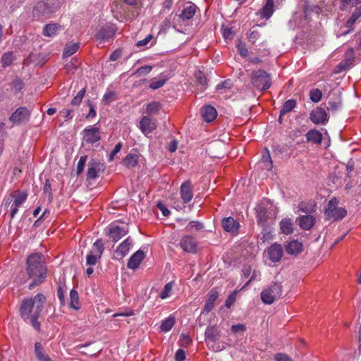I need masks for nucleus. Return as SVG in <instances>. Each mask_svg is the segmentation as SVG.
Here are the masks:
<instances>
[{
  "label": "nucleus",
  "mask_w": 361,
  "mask_h": 361,
  "mask_svg": "<svg viewBox=\"0 0 361 361\" xmlns=\"http://www.w3.org/2000/svg\"><path fill=\"white\" fill-rule=\"evenodd\" d=\"M45 302L46 297L42 293H38L34 298L24 299L20 305V314L22 319L30 322L37 331H40V323L37 319Z\"/></svg>",
  "instance_id": "f257e3e1"
},
{
  "label": "nucleus",
  "mask_w": 361,
  "mask_h": 361,
  "mask_svg": "<svg viewBox=\"0 0 361 361\" xmlns=\"http://www.w3.org/2000/svg\"><path fill=\"white\" fill-rule=\"evenodd\" d=\"M42 253H32L27 257L26 271L28 279L31 280L28 288L30 290L41 285L47 277V267L43 262Z\"/></svg>",
  "instance_id": "f03ea898"
},
{
  "label": "nucleus",
  "mask_w": 361,
  "mask_h": 361,
  "mask_svg": "<svg viewBox=\"0 0 361 361\" xmlns=\"http://www.w3.org/2000/svg\"><path fill=\"white\" fill-rule=\"evenodd\" d=\"M250 79L252 85L259 92L269 89L271 85L270 75L261 69L252 71Z\"/></svg>",
  "instance_id": "7ed1b4c3"
},
{
  "label": "nucleus",
  "mask_w": 361,
  "mask_h": 361,
  "mask_svg": "<svg viewBox=\"0 0 361 361\" xmlns=\"http://www.w3.org/2000/svg\"><path fill=\"white\" fill-rule=\"evenodd\" d=\"M338 201L336 198L329 200L324 210L326 219L333 221H340L347 215L346 209L343 207H338Z\"/></svg>",
  "instance_id": "20e7f679"
},
{
  "label": "nucleus",
  "mask_w": 361,
  "mask_h": 361,
  "mask_svg": "<svg viewBox=\"0 0 361 361\" xmlns=\"http://www.w3.org/2000/svg\"><path fill=\"white\" fill-rule=\"evenodd\" d=\"M283 293V287L281 283L274 282L270 287L261 293L262 302L267 305L272 304L275 300L280 298Z\"/></svg>",
  "instance_id": "39448f33"
},
{
  "label": "nucleus",
  "mask_w": 361,
  "mask_h": 361,
  "mask_svg": "<svg viewBox=\"0 0 361 361\" xmlns=\"http://www.w3.org/2000/svg\"><path fill=\"white\" fill-rule=\"evenodd\" d=\"M59 7V1L58 0H46L40 1L37 3L34 8V15L47 16L49 14L54 13Z\"/></svg>",
  "instance_id": "423d86ee"
},
{
  "label": "nucleus",
  "mask_w": 361,
  "mask_h": 361,
  "mask_svg": "<svg viewBox=\"0 0 361 361\" xmlns=\"http://www.w3.org/2000/svg\"><path fill=\"white\" fill-rule=\"evenodd\" d=\"M104 251V244L101 239H97L93 244L91 250L87 255L86 264L94 266L101 258Z\"/></svg>",
  "instance_id": "0eeeda50"
},
{
  "label": "nucleus",
  "mask_w": 361,
  "mask_h": 361,
  "mask_svg": "<svg viewBox=\"0 0 361 361\" xmlns=\"http://www.w3.org/2000/svg\"><path fill=\"white\" fill-rule=\"evenodd\" d=\"M109 238L114 243L118 242L129 231L128 225H118L116 223L111 224L107 228Z\"/></svg>",
  "instance_id": "6e6552de"
},
{
  "label": "nucleus",
  "mask_w": 361,
  "mask_h": 361,
  "mask_svg": "<svg viewBox=\"0 0 361 361\" xmlns=\"http://www.w3.org/2000/svg\"><path fill=\"white\" fill-rule=\"evenodd\" d=\"M30 118V112L25 106L18 108L9 117V121L14 124L27 122Z\"/></svg>",
  "instance_id": "1a4fd4ad"
},
{
  "label": "nucleus",
  "mask_w": 361,
  "mask_h": 361,
  "mask_svg": "<svg viewBox=\"0 0 361 361\" xmlns=\"http://www.w3.org/2000/svg\"><path fill=\"white\" fill-rule=\"evenodd\" d=\"M82 138L87 144H94L100 140L99 130L95 126H90L82 131Z\"/></svg>",
  "instance_id": "9d476101"
},
{
  "label": "nucleus",
  "mask_w": 361,
  "mask_h": 361,
  "mask_svg": "<svg viewBox=\"0 0 361 361\" xmlns=\"http://www.w3.org/2000/svg\"><path fill=\"white\" fill-rule=\"evenodd\" d=\"M104 164L96 161L91 159L87 165V179L94 180L99 177V173L104 171Z\"/></svg>",
  "instance_id": "9b49d317"
},
{
  "label": "nucleus",
  "mask_w": 361,
  "mask_h": 361,
  "mask_svg": "<svg viewBox=\"0 0 361 361\" xmlns=\"http://www.w3.org/2000/svg\"><path fill=\"white\" fill-rule=\"evenodd\" d=\"M179 245L185 252L188 253L195 254L197 252V242L191 235H184L180 239Z\"/></svg>",
  "instance_id": "f8f14e48"
},
{
  "label": "nucleus",
  "mask_w": 361,
  "mask_h": 361,
  "mask_svg": "<svg viewBox=\"0 0 361 361\" xmlns=\"http://www.w3.org/2000/svg\"><path fill=\"white\" fill-rule=\"evenodd\" d=\"M267 257L272 262H279L283 255V249L281 245L279 243H274L267 248Z\"/></svg>",
  "instance_id": "ddd939ff"
},
{
  "label": "nucleus",
  "mask_w": 361,
  "mask_h": 361,
  "mask_svg": "<svg viewBox=\"0 0 361 361\" xmlns=\"http://www.w3.org/2000/svg\"><path fill=\"white\" fill-rule=\"evenodd\" d=\"M310 119L314 124H326L328 121V116L326 111L321 107H317L310 113Z\"/></svg>",
  "instance_id": "4468645a"
},
{
  "label": "nucleus",
  "mask_w": 361,
  "mask_h": 361,
  "mask_svg": "<svg viewBox=\"0 0 361 361\" xmlns=\"http://www.w3.org/2000/svg\"><path fill=\"white\" fill-rule=\"evenodd\" d=\"M180 193L184 204H187L192 200L193 192L192 185L190 180H185L181 184Z\"/></svg>",
  "instance_id": "2eb2a0df"
},
{
  "label": "nucleus",
  "mask_w": 361,
  "mask_h": 361,
  "mask_svg": "<svg viewBox=\"0 0 361 361\" xmlns=\"http://www.w3.org/2000/svg\"><path fill=\"white\" fill-rule=\"evenodd\" d=\"M139 128L145 135H147L156 129L157 121L149 116H143L140 121Z\"/></svg>",
  "instance_id": "dca6fc26"
},
{
  "label": "nucleus",
  "mask_w": 361,
  "mask_h": 361,
  "mask_svg": "<svg viewBox=\"0 0 361 361\" xmlns=\"http://www.w3.org/2000/svg\"><path fill=\"white\" fill-rule=\"evenodd\" d=\"M205 340L208 344L213 343L214 344L216 341L220 339V331L214 326H208L205 331ZM212 348L214 350H216L212 345Z\"/></svg>",
  "instance_id": "f3484780"
},
{
  "label": "nucleus",
  "mask_w": 361,
  "mask_h": 361,
  "mask_svg": "<svg viewBox=\"0 0 361 361\" xmlns=\"http://www.w3.org/2000/svg\"><path fill=\"white\" fill-rule=\"evenodd\" d=\"M285 250L288 255L296 256L303 251V245L298 240H294L285 245Z\"/></svg>",
  "instance_id": "a211bd4d"
},
{
  "label": "nucleus",
  "mask_w": 361,
  "mask_h": 361,
  "mask_svg": "<svg viewBox=\"0 0 361 361\" xmlns=\"http://www.w3.org/2000/svg\"><path fill=\"white\" fill-rule=\"evenodd\" d=\"M145 258V253L143 251L139 250L137 252H135L128 259V267L131 269H137L141 262Z\"/></svg>",
  "instance_id": "6ab92c4d"
},
{
  "label": "nucleus",
  "mask_w": 361,
  "mask_h": 361,
  "mask_svg": "<svg viewBox=\"0 0 361 361\" xmlns=\"http://www.w3.org/2000/svg\"><path fill=\"white\" fill-rule=\"evenodd\" d=\"M222 227L224 231L234 233L238 231L239 224L233 217H226L222 220Z\"/></svg>",
  "instance_id": "aec40b11"
},
{
  "label": "nucleus",
  "mask_w": 361,
  "mask_h": 361,
  "mask_svg": "<svg viewBox=\"0 0 361 361\" xmlns=\"http://www.w3.org/2000/svg\"><path fill=\"white\" fill-rule=\"evenodd\" d=\"M315 221V217L312 215H304L298 218V225L303 230L307 231L312 228Z\"/></svg>",
  "instance_id": "412c9836"
},
{
  "label": "nucleus",
  "mask_w": 361,
  "mask_h": 361,
  "mask_svg": "<svg viewBox=\"0 0 361 361\" xmlns=\"http://www.w3.org/2000/svg\"><path fill=\"white\" fill-rule=\"evenodd\" d=\"M219 297V292L215 289H212L207 294V299L204 306V311L209 312L214 307V302Z\"/></svg>",
  "instance_id": "4be33fe9"
},
{
  "label": "nucleus",
  "mask_w": 361,
  "mask_h": 361,
  "mask_svg": "<svg viewBox=\"0 0 361 361\" xmlns=\"http://www.w3.org/2000/svg\"><path fill=\"white\" fill-rule=\"evenodd\" d=\"M203 119L207 122L213 121L217 116L216 110L210 105L204 106L201 111Z\"/></svg>",
  "instance_id": "5701e85b"
},
{
  "label": "nucleus",
  "mask_w": 361,
  "mask_h": 361,
  "mask_svg": "<svg viewBox=\"0 0 361 361\" xmlns=\"http://www.w3.org/2000/svg\"><path fill=\"white\" fill-rule=\"evenodd\" d=\"M132 239L130 238V237H128L117 247V249L116 250V254L121 257H125L128 253L130 248L132 246Z\"/></svg>",
  "instance_id": "b1692460"
},
{
  "label": "nucleus",
  "mask_w": 361,
  "mask_h": 361,
  "mask_svg": "<svg viewBox=\"0 0 361 361\" xmlns=\"http://www.w3.org/2000/svg\"><path fill=\"white\" fill-rule=\"evenodd\" d=\"M115 35V30L112 27H102L97 33V39L102 41H107L112 38Z\"/></svg>",
  "instance_id": "393cba45"
},
{
  "label": "nucleus",
  "mask_w": 361,
  "mask_h": 361,
  "mask_svg": "<svg viewBox=\"0 0 361 361\" xmlns=\"http://www.w3.org/2000/svg\"><path fill=\"white\" fill-rule=\"evenodd\" d=\"M197 9V6L195 4L188 6L184 8L178 18L182 20H190L196 13Z\"/></svg>",
  "instance_id": "a878e982"
},
{
  "label": "nucleus",
  "mask_w": 361,
  "mask_h": 361,
  "mask_svg": "<svg viewBox=\"0 0 361 361\" xmlns=\"http://www.w3.org/2000/svg\"><path fill=\"white\" fill-rule=\"evenodd\" d=\"M168 79L166 75L161 73L158 78H154L151 80L149 87L153 90L159 89L164 85Z\"/></svg>",
  "instance_id": "bb28decb"
},
{
  "label": "nucleus",
  "mask_w": 361,
  "mask_h": 361,
  "mask_svg": "<svg viewBox=\"0 0 361 361\" xmlns=\"http://www.w3.org/2000/svg\"><path fill=\"white\" fill-rule=\"evenodd\" d=\"M280 228L283 234H291L293 232V221L289 218L283 219L280 222Z\"/></svg>",
  "instance_id": "cd10ccee"
},
{
  "label": "nucleus",
  "mask_w": 361,
  "mask_h": 361,
  "mask_svg": "<svg viewBox=\"0 0 361 361\" xmlns=\"http://www.w3.org/2000/svg\"><path fill=\"white\" fill-rule=\"evenodd\" d=\"M307 140L314 144H320L322 141V134L317 130L312 129L306 134Z\"/></svg>",
  "instance_id": "c85d7f7f"
},
{
  "label": "nucleus",
  "mask_w": 361,
  "mask_h": 361,
  "mask_svg": "<svg viewBox=\"0 0 361 361\" xmlns=\"http://www.w3.org/2000/svg\"><path fill=\"white\" fill-rule=\"evenodd\" d=\"M274 0H267L265 5L261 11V16L263 18L269 19L274 13Z\"/></svg>",
  "instance_id": "c756f323"
},
{
  "label": "nucleus",
  "mask_w": 361,
  "mask_h": 361,
  "mask_svg": "<svg viewBox=\"0 0 361 361\" xmlns=\"http://www.w3.org/2000/svg\"><path fill=\"white\" fill-rule=\"evenodd\" d=\"M255 210L257 213V223L264 227L268 217L267 211L266 208L262 205H259L256 207Z\"/></svg>",
  "instance_id": "7c9ffc66"
},
{
  "label": "nucleus",
  "mask_w": 361,
  "mask_h": 361,
  "mask_svg": "<svg viewBox=\"0 0 361 361\" xmlns=\"http://www.w3.org/2000/svg\"><path fill=\"white\" fill-rule=\"evenodd\" d=\"M297 106V102L295 99H291L286 101L280 111V117L286 115V114L291 111L293 109H295Z\"/></svg>",
  "instance_id": "2f4dec72"
},
{
  "label": "nucleus",
  "mask_w": 361,
  "mask_h": 361,
  "mask_svg": "<svg viewBox=\"0 0 361 361\" xmlns=\"http://www.w3.org/2000/svg\"><path fill=\"white\" fill-rule=\"evenodd\" d=\"M16 197L13 200V204L18 208H19L27 200V193L25 191H21L19 190H16Z\"/></svg>",
  "instance_id": "473e14b6"
},
{
  "label": "nucleus",
  "mask_w": 361,
  "mask_h": 361,
  "mask_svg": "<svg viewBox=\"0 0 361 361\" xmlns=\"http://www.w3.org/2000/svg\"><path fill=\"white\" fill-rule=\"evenodd\" d=\"M361 16V5L356 7L353 12L352 16L347 20L345 27L351 28L356 20Z\"/></svg>",
  "instance_id": "72a5a7b5"
},
{
  "label": "nucleus",
  "mask_w": 361,
  "mask_h": 361,
  "mask_svg": "<svg viewBox=\"0 0 361 361\" xmlns=\"http://www.w3.org/2000/svg\"><path fill=\"white\" fill-rule=\"evenodd\" d=\"M176 323V319L173 316H169L168 318L162 321L160 329L161 331L168 332L169 331Z\"/></svg>",
  "instance_id": "f704fd0d"
},
{
  "label": "nucleus",
  "mask_w": 361,
  "mask_h": 361,
  "mask_svg": "<svg viewBox=\"0 0 361 361\" xmlns=\"http://www.w3.org/2000/svg\"><path fill=\"white\" fill-rule=\"evenodd\" d=\"M60 29V26L57 24H48L44 27L43 35L47 37H53L56 35Z\"/></svg>",
  "instance_id": "c9c22d12"
},
{
  "label": "nucleus",
  "mask_w": 361,
  "mask_h": 361,
  "mask_svg": "<svg viewBox=\"0 0 361 361\" xmlns=\"http://www.w3.org/2000/svg\"><path fill=\"white\" fill-rule=\"evenodd\" d=\"M69 305H70V307L75 309V310H78L80 307L78 292L74 289H72L70 291Z\"/></svg>",
  "instance_id": "e433bc0d"
},
{
  "label": "nucleus",
  "mask_w": 361,
  "mask_h": 361,
  "mask_svg": "<svg viewBox=\"0 0 361 361\" xmlns=\"http://www.w3.org/2000/svg\"><path fill=\"white\" fill-rule=\"evenodd\" d=\"M124 164L128 168H133L137 164L138 156L136 154L130 153L123 160Z\"/></svg>",
  "instance_id": "4c0bfd02"
},
{
  "label": "nucleus",
  "mask_w": 361,
  "mask_h": 361,
  "mask_svg": "<svg viewBox=\"0 0 361 361\" xmlns=\"http://www.w3.org/2000/svg\"><path fill=\"white\" fill-rule=\"evenodd\" d=\"M79 49V44L78 43H72V44H68L66 45L63 52V56L64 58L69 57L71 55L74 54Z\"/></svg>",
  "instance_id": "58836bf2"
},
{
  "label": "nucleus",
  "mask_w": 361,
  "mask_h": 361,
  "mask_svg": "<svg viewBox=\"0 0 361 361\" xmlns=\"http://www.w3.org/2000/svg\"><path fill=\"white\" fill-rule=\"evenodd\" d=\"M233 86L232 81L231 80H226L224 82L218 84L216 87V90L219 92V93H226L230 91Z\"/></svg>",
  "instance_id": "ea45409f"
},
{
  "label": "nucleus",
  "mask_w": 361,
  "mask_h": 361,
  "mask_svg": "<svg viewBox=\"0 0 361 361\" xmlns=\"http://www.w3.org/2000/svg\"><path fill=\"white\" fill-rule=\"evenodd\" d=\"M161 109V104L158 102H152L146 106V112L148 114H157Z\"/></svg>",
  "instance_id": "a19ab883"
},
{
  "label": "nucleus",
  "mask_w": 361,
  "mask_h": 361,
  "mask_svg": "<svg viewBox=\"0 0 361 361\" xmlns=\"http://www.w3.org/2000/svg\"><path fill=\"white\" fill-rule=\"evenodd\" d=\"M274 229L268 227H264L262 233L260 240L264 243L267 241H269L273 239L274 237Z\"/></svg>",
  "instance_id": "79ce46f5"
},
{
  "label": "nucleus",
  "mask_w": 361,
  "mask_h": 361,
  "mask_svg": "<svg viewBox=\"0 0 361 361\" xmlns=\"http://www.w3.org/2000/svg\"><path fill=\"white\" fill-rule=\"evenodd\" d=\"M14 59H15V57L13 56V54L12 52L8 51V52L4 53L3 54V56L1 57V60L2 66L4 68L10 66L12 64V63L13 62Z\"/></svg>",
  "instance_id": "37998d69"
},
{
  "label": "nucleus",
  "mask_w": 361,
  "mask_h": 361,
  "mask_svg": "<svg viewBox=\"0 0 361 361\" xmlns=\"http://www.w3.org/2000/svg\"><path fill=\"white\" fill-rule=\"evenodd\" d=\"M358 5H361V0H341L340 8L342 11H345L348 7H354Z\"/></svg>",
  "instance_id": "c03bdc74"
},
{
  "label": "nucleus",
  "mask_w": 361,
  "mask_h": 361,
  "mask_svg": "<svg viewBox=\"0 0 361 361\" xmlns=\"http://www.w3.org/2000/svg\"><path fill=\"white\" fill-rule=\"evenodd\" d=\"M195 77L199 84L202 86V90H204L207 87V79L204 74L202 71H197L195 74Z\"/></svg>",
  "instance_id": "a18cd8bd"
},
{
  "label": "nucleus",
  "mask_w": 361,
  "mask_h": 361,
  "mask_svg": "<svg viewBox=\"0 0 361 361\" xmlns=\"http://www.w3.org/2000/svg\"><path fill=\"white\" fill-rule=\"evenodd\" d=\"M236 47L241 56L245 58L248 56V49L245 42L238 40Z\"/></svg>",
  "instance_id": "49530a36"
},
{
  "label": "nucleus",
  "mask_w": 361,
  "mask_h": 361,
  "mask_svg": "<svg viewBox=\"0 0 361 361\" xmlns=\"http://www.w3.org/2000/svg\"><path fill=\"white\" fill-rule=\"evenodd\" d=\"M16 190L12 191L9 194L6 195L4 199L2 205L4 206V209H8L10 205L13 203V200H14V197H16Z\"/></svg>",
  "instance_id": "de8ad7c7"
},
{
  "label": "nucleus",
  "mask_w": 361,
  "mask_h": 361,
  "mask_svg": "<svg viewBox=\"0 0 361 361\" xmlns=\"http://www.w3.org/2000/svg\"><path fill=\"white\" fill-rule=\"evenodd\" d=\"M322 97V92L319 89H313L310 92V98L313 102H319L321 100Z\"/></svg>",
  "instance_id": "09e8293b"
},
{
  "label": "nucleus",
  "mask_w": 361,
  "mask_h": 361,
  "mask_svg": "<svg viewBox=\"0 0 361 361\" xmlns=\"http://www.w3.org/2000/svg\"><path fill=\"white\" fill-rule=\"evenodd\" d=\"M152 70V66H141L140 68H137L135 71L133 75L138 76V77L145 75L148 74Z\"/></svg>",
  "instance_id": "8fccbe9b"
},
{
  "label": "nucleus",
  "mask_w": 361,
  "mask_h": 361,
  "mask_svg": "<svg viewBox=\"0 0 361 361\" xmlns=\"http://www.w3.org/2000/svg\"><path fill=\"white\" fill-rule=\"evenodd\" d=\"M85 93V88H82V90H80L74 97V98L71 100V104L73 106H78L81 103L82 99L84 97Z\"/></svg>",
  "instance_id": "3c124183"
},
{
  "label": "nucleus",
  "mask_w": 361,
  "mask_h": 361,
  "mask_svg": "<svg viewBox=\"0 0 361 361\" xmlns=\"http://www.w3.org/2000/svg\"><path fill=\"white\" fill-rule=\"evenodd\" d=\"M172 287H173L172 282H169V283H166L164 286L163 290L161 292L159 297L161 299L167 298L171 294V292L172 290Z\"/></svg>",
  "instance_id": "603ef678"
},
{
  "label": "nucleus",
  "mask_w": 361,
  "mask_h": 361,
  "mask_svg": "<svg viewBox=\"0 0 361 361\" xmlns=\"http://www.w3.org/2000/svg\"><path fill=\"white\" fill-rule=\"evenodd\" d=\"M87 156H86V155L80 157V158L78 162L77 169H76V173L78 175L82 173L85 166V164H86V161H87Z\"/></svg>",
  "instance_id": "864d4df0"
},
{
  "label": "nucleus",
  "mask_w": 361,
  "mask_h": 361,
  "mask_svg": "<svg viewBox=\"0 0 361 361\" xmlns=\"http://www.w3.org/2000/svg\"><path fill=\"white\" fill-rule=\"evenodd\" d=\"M341 104L340 102L329 100L326 109L329 111L336 112L340 108Z\"/></svg>",
  "instance_id": "5fc2aeb1"
},
{
  "label": "nucleus",
  "mask_w": 361,
  "mask_h": 361,
  "mask_svg": "<svg viewBox=\"0 0 361 361\" xmlns=\"http://www.w3.org/2000/svg\"><path fill=\"white\" fill-rule=\"evenodd\" d=\"M348 54V53L346 54V56ZM353 51H350V56L349 57H345L344 61L340 64L343 67V68H348L353 62Z\"/></svg>",
  "instance_id": "6e6d98bb"
},
{
  "label": "nucleus",
  "mask_w": 361,
  "mask_h": 361,
  "mask_svg": "<svg viewBox=\"0 0 361 361\" xmlns=\"http://www.w3.org/2000/svg\"><path fill=\"white\" fill-rule=\"evenodd\" d=\"M44 194L49 197V201H51L53 198L52 192H51V186L49 180H47L43 189Z\"/></svg>",
  "instance_id": "4d7b16f0"
},
{
  "label": "nucleus",
  "mask_w": 361,
  "mask_h": 361,
  "mask_svg": "<svg viewBox=\"0 0 361 361\" xmlns=\"http://www.w3.org/2000/svg\"><path fill=\"white\" fill-rule=\"evenodd\" d=\"M237 293H238V291L234 290L228 295V297L225 302V306L227 308H230L232 306V305L234 303V302L236 299Z\"/></svg>",
  "instance_id": "13d9d810"
},
{
  "label": "nucleus",
  "mask_w": 361,
  "mask_h": 361,
  "mask_svg": "<svg viewBox=\"0 0 361 361\" xmlns=\"http://www.w3.org/2000/svg\"><path fill=\"white\" fill-rule=\"evenodd\" d=\"M204 228V225L202 223L197 221H192L189 222L187 228L188 230L195 228L196 231H200Z\"/></svg>",
  "instance_id": "bf43d9fd"
},
{
  "label": "nucleus",
  "mask_w": 361,
  "mask_h": 361,
  "mask_svg": "<svg viewBox=\"0 0 361 361\" xmlns=\"http://www.w3.org/2000/svg\"><path fill=\"white\" fill-rule=\"evenodd\" d=\"M223 37L226 39H231L234 36V30L232 27H226L223 29Z\"/></svg>",
  "instance_id": "052dcab7"
},
{
  "label": "nucleus",
  "mask_w": 361,
  "mask_h": 361,
  "mask_svg": "<svg viewBox=\"0 0 361 361\" xmlns=\"http://www.w3.org/2000/svg\"><path fill=\"white\" fill-rule=\"evenodd\" d=\"M192 342L191 338L185 334H181L180 337V345L183 347H187Z\"/></svg>",
  "instance_id": "680f3d73"
},
{
  "label": "nucleus",
  "mask_w": 361,
  "mask_h": 361,
  "mask_svg": "<svg viewBox=\"0 0 361 361\" xmlns=\"http://www.w3.org/2000/svg\"><path fill=\"white\" fill-rule=\"evenodd\" d=\"M274 359L276 361H292L291 357L285 353H276Z\"/></svg>",
  "instance_id": "e2e57ef3"
},
{
  "label": "nucleus",
  "mask_w": 361,
  "mask_h": 361,
  "mask_svg": "<svg viewBox=\"0 0 361 361\" xmlns=\"http://www.w3.org/2000/svg\"><path fill=\"white\" fill-rule=\"evenodd\" d=\"M231 331L235 334L243 333L246 331V326L244 324L233 325L231 327Z\"/></svg>",
  "instance_id": "0e129e2a"
},
{
  "label": "nucleus",
  "mask_w": 361,
  "mask_h": 361,
  "mask_svg": "<svg viewBox=\"0 0 361 361\" xmlns=\"http://www.w3.org/2000/svg\"><path fill=\"white\" fill-rule=\"evenodd\" d=\"M152 39V35H149L145 39L137 41L136 43V46L138 47L146 46L151 41Z\"/></svg>",
  "instance_id": "69168bd1"
},
{
  "label": "nucleus",
  "mask_w": 361,
  "mask_h": 361,
  "mask_svg": "<svg viewBox=\"0 0 361 361\" xmlns=\"http://www.w3.org/2000/svg\"><path fill=\"white\" fill-rule=\"evenodd\" d=\"M115 99V94L114 92H109L103 96V101H104L106 104H109L113 102Z\"/></svg>",
  "instance_id": "338daca9"
},
{
  "label": "nucleus",
  "mask_w": 361,
  "mask_h": 361,
  "mask_svg": "<svg viewBox=\"0 0 361 361\" xmlns=\"http://www.w3.org/2000/svg\"><path fill=\"white\" fill-rule=\"evenodd\" d=\"M176 361H184L185 360V353L183 349H178L176 353Z\"/></svg>",
  "instance_id": "774afa93"
}]
</instances>
